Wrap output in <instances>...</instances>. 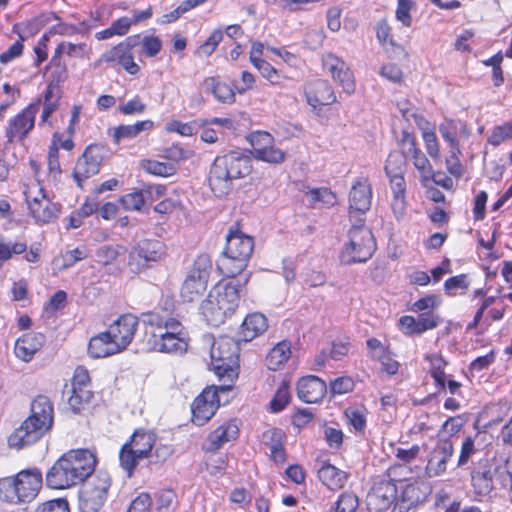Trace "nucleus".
I'll return each instance as SVG.
<instances>
[{
  "label": "nucleus",
  "mask_w": 512,
  "mask_h": 512,
  "mask_svg": "<svg viewBox=\"0 0 512 512\" xmlns=\"http://www.w3.org/2000/svg\"><path fill=\"white\" fill-rule=\"evenodd\" d=\"M283 432L279 429L269 430L264 434V440L271 439L272 443L269 444L270 457L275 463H284L286 460V454L283 449L281 440ZM268 445V443L266 442Z\"/></svg>",
  "instance_id": "nucleus-40"
},
{
  "label": "nucleus",
  "mask_w": 512,
  "mask_h": 512,
  "mask_svg": "<svg viewBox=\"0 0 512 512\" xmlns=\"http://www.w3.org/2000/svg\"><path fill=\"white\" fill-rule=\"evenodd\" d=\"M92 398L90 388L72 386L71 395L68 398V404L74 412H79L85 404H88Z\"/></svg>",
  "instance_id": "nucleus-46"
},
{
  "label": "nucleus",
  "mask_w": 512,
  "mask_h": 512,
  "mask_svg": "<svg viewBox=\"0 0 512 512\" xmlns=\"http://www.w3.org/2000/svg\"><path fill=\"white\" fill-rule=\"evenodd\" d=\"M267 319L260 313L249 314L241 325V335L244 341H251L267 329Z\"/></svg>",
  "instance_id": "nucleus-36"
},
{
  "label": "nucleus",
  "mask_w": 512,
  "mask_h": 512,
  "mask_svg": "<svg viewBox=\"0 0 512 512\" xmlns=\"http://www.w3.org/2000/svg\"><path fill=\"white\" fill-rule=\"evenodd\" d=\"M141 167L145 172L155 176L168 177L175 173V167L172 164L156 160H143Z\"/></svg>",
  "instance_id": "nucleus-49"
},
{
  "label": "nucleus",
  "mask_w": 512,
  "mask_h": 512,
  "mask_svg": "<svg viewBox=\"0 0 512 512\" xmlns=\"http://www.w3.org/2000/svg\"><path fill=\"white\" fill-rule=\"evenodd\" d=\"M349 474L330 463H323L318 470L319 480L330 490H339L344 487Z\"/></svg>",
  "instance_id": "nucleus-34"
},
{
  "label": "nucleus",
  "mask_w": 512,
  "mask_h": 512,
  "mask_svg": "<svg viewBox=\"0 0 512 512\" xmlns=\"http://www.w3.org/2000/svg\"><path fill=\"white\" fill-rule=\"evenodd\" d=\"M471 481L477 495H488L493 488L491 469L485 465L476 468L471 474Z\"/></svg>",
  "instance_id": "nucleus-38"
},
{
  "label": "nucleus",
  "mask_w": 512,
  "mask_h": 512,
  "mask_svg": "<svg viewBox=\"0 0 512 512\" xmlns=\"http://www.w3.org/2000/svg\"><path fill=\"white\" fill-rule=\"evenodd\" d=\"M145 109L146 105L139 96L133 97L118 107V110L124 115L141 114Z\"/></svg>",
  "instance_id": "nucleus-60"
},
{
  "label": "nucleus",
  "mask_w": 512,
  "mask_h": 512,
  "mask_svg": "<svg viewBox=\"0 0 512 512\" xmlns=\"http://www.w3.org/2000/svg\"><path fill=\"white\" fill-rule=\"evenodd\" d=\"M322 64L345 93L351 95L355 92L356 82L353 72L344 60L332 53H326L322 57Z\"/></svg>",
  "instance_id": "nucleus-19"
},
{
  "label": "nucleus",
  "mask_w": 512,
  "mask_h": 512,
  "mask_svg": "<svg viewBox=\"0 0 512 512\" xmlns=\"http://www.w3.org/2000/svg\"><path fill=\"white\" fill-rule=\"evenodd\" d=\"M222 39H223L222 30L221 29L214 30L210 34V36L207 38V40L198 47L196 54L199 57L210 56L215 51V49L217 48L219 43L222 41Z\"/></svg>",
  "instance_id": "nucleus-55"
},
{
  "label": "nucleus",
  "mask_w": 512,
  "mask_h": 512,
  "mask_svg": "<svg viewBox=\"0 0 512 512\" xmlns=\"http://www.w3.org/2000/svg\"><path fill=\"white\" fill-rule=\"evenodd\" d=\"M251 170L250 158L241 153L218 156L209 172L210 188L216 196L226 195L232 189V181L246 177Z\"/></svg>",
  "instance_id": "nucleus-5"
},
{
  "label": "nucleus",
  "mask_w": 512,
  "mask_h": 512,
  "mask_svg": "<svg viewBox=\"0 0 512 512\" xmlns=\"http://www.w3.org/2000/svg\"><path fill=\"white\" fill-rule=\"evenodd\" d=\"M307 103L314 109H321L323 106L336 102V95L333 87L327 80L317 79L310 81L305 86Z\"/></svg>",
  "instance_id": "nucleus-22"
},
{
  "label": "nucleus",
  "mask_w": 512,
  "mask_h": 512,
  "mask_svg": "<svg viewBox=\"0 0 512 512\" xmlns=\"http://www.w3.org/2000/svg\"><path fill=\"white\" fill-rule=\"evenodd\" d=\"M443 140L448 144L450 152L460 153L457 137L468 138L470 135L466 124L459 120L445 119L438 127Z\"/></svg>",
  "instance_id": "nucleus-25"
},
{
  "label": "nucleus",
  "mask_w": 512,
  "mask_h": 512,
  "mask_svg": "<svg viewBox=\"0 0 512 512\" xmlns=\"http://www.w3.org/2000/svg\"><path fill=\"white\" fill-rule=\"evenodd\" d=\"M359 505L358 498L353 493H342L334 507V512H355Z\"/></svg>",
  "instance_id": "nucleus-56"
},
{
  "label": "nucleus",
  "mask_w": 512,
  "mask_h": 512,
  "mask_svg": "<svg viewBox=\"0 0 512 512\" xmlns=\"http://www.w3.org/2000/svg\"><path fill=\"white\" fill-rule=\"evenodd\" d=\"M44 336L36 333H26L17 339L14 346L15 356L25 362H30L34 355L42 348Z\"/></svg>",
  "instance_id": "nucleus-29"
},
{
  "label": "nucleus",
  "mask_w": 512,
  "mask_h": 512,
  "mask_svg": "<svg viewBox=\"0 0 512 512\" xmlns=\"http://www.w3.org/2000/svg\"><path fill=\"white\" fill-rule=\"evenodd\" d=\"M475 452L474 439L471 436L466 437L461 446L457 466L462 467L466 465Z\"/></svg>",
  "instance_id": "nucleus-62"
},
{
  "label": "nucleus",
  "mask_w": 512,
  "mask_h": 512,
  "mask_svg": "<svg viewBox=\"0 0 512 512\" xmlns=\"http://www.w3.org/2000/svg\"><path fill=\"white\" fill-rule=\"evenodd\" d=\"M139 43L142 44L143 53L148 57L156 56L162 48L161 40L155 36H144L140 38Z\"/></svg>",
  "instance_id": "nucleus-59"
},
{
  "label": "nucleus",
  "mask_w": 512,
  "mask_h": 512,
  "mask_svg": "<svg viewBox=\"0 0 512 512\" xmlns=\"http://www.w3.org/2000/svg\"><path fill=\"white\" fill-rule=\"evenodd\" d=\"M42 483V473L37 468L0 478V500L11 505L31 503L38 496Z\"/></svg>",
  "instance_id": "nucleus-6"
},
{
  "label": "nucleus",
  "mask_w": 512,
  "mask_h": 512,
  "mask_svg": "<svg viewBox=\"0 0 512 512\" xmlns=\"http://www.w3.org/2000/svg\"><path fill=\"white\" fill-rule=\"evenodd\" d=\"M201 87L205 93L212 94L213 97L223 104H232L235 102V91L218 77H206Z\"/></svg>",
  "instance_id": "nucleus-32"
},
{
  "label": "nucleus",
  "mask_w": 512,
  "mask_h": 512,
  "mask_svg": "<svg viewBox=\"0 0 512 512\" xmlns=\"http://www.w3.org/2000/svg\"><path fill=\"white\" fill-rule=\"evenodd\" d=\"M55 54H66L70 58L84 59L89 58L91 48L86 43L61 42L57 46Z\"/></svg>",
  "instance_id": "nucleus-44"
},
{
  "label": "nucleus",
  "mask_w": 512,
  "mask_h": 512,
  "mask_svg": "<svg viewBox=\"0 0 512 512\" xmlns=\"http://www.w3.org/2000/svg\"><path fill=\"white\" fill-rule=\"evenodd\" d=\"M110 485V476L105 472L97 473L84 484L79 495L81 512H98L106 500Z\"/></svg>",
  "instance_id": "nucleus-15"
},
{
  "label": "nucleus",
  "mask_w": 512,
  "mask_h": 512,
  "mask_svg": "<svg viewBox=\"0 0 512 512\" xmlns=\"http://www.w3.org/2000/svg\"><path fill=\"white\" fill-rule=\"evenodd\" d=\"M212 270V263L207 255L198 256L188 271L181 287L180 295L183 301L197 300L207 288Z\"/></svg>",
  "instance_id": "nucleus-13"
},
{
  "label": "nucleus",
  "mask_w": 512,
  "mask_h": 512,
  "mask_svg": "<svg viewBox=\"0 0 512 512\" xmlns=\"http://www.w3.org/2000/svg\"><path fill=\"white\" fill-rule=\"evenodd\" d=\"M41 99L37 98L11 117L5 127L6 144H22L33 131Z\"/></svg>",
  "instance_id": "nucleus-14"
},
{
  "label": "nucleus",
  "mask_w": 512,
  "mask_h": 512,
  "mask_svg": "<svg viewBox=\"0 0 512 512\" xmlns=\"http://www.w3.org/2000/svg\"><path fill=\"white\" fill-rule=\"evenodd\" d=\"M470 282L467 275L460 274L448 278L444 282V291L448 296L454 297L456 295L464 294L469 288Z\"/></svg>",
  "instance_id": "nucleus-47"
},
{
  "label": "nucleus",
  "mask_w": 512,
  "mask_h": 512,
  "mask_svg": "<svg viewBox=\"0 0 512 512\" xmlns=\"http://www.w3.org/2000/svg\"><path fill=\"white\" fill-rule=\"evenodd\" d=\"M391 27L386 19H381L376 25V38L384 49L399 47L391 34Z\"/></svg>",
  "instance_id": "nucleus-50"
},
{
  "label": "nucleus",
  "mask_w": 512,
  "mask_h": 512,
  "mask_svg": "<svg viewBox=\"0 0 512 512\" xmlns=\"http://www.w3.org/2000/svg\"><path fill=\"white\" fill-rule=\"evenodd\" d=\"M165 187L162 185H151L141 190H134L120 198V204L127 211H140L149 197H157L165 194Z\"/></svg>",
  "instance_id": "nucleus-26"
},
{
  "label": "nucleus",
  "mask_w": 512,
  "mask_h": 512,
  "mask_svg": "<svg viewBox=\"0 0 512 512\" xmlns=\"http://www.w3.org/2000/svg\"><path fill=\"white\" fill-rule=\"evenodd\" d=\"M96 464V455L91 450H70L48 470L46 483L52 489L70 488L91 476Z\"/></svg>",
  "instance_id": "nucleus-1"
},
{
  "label": "nucleus",
  "mask_w": 512,
  "mask_h": 512,
  "mask_svg": "<svg viewBox=\"0 0 512 512\" xmlns=\"http://www.w3.org/2000/svg\"><path fill=\"white\" fill-rule=\"evenodd\" d=\"M403 159L398 153H390L386 165L385 173L389 178L391 191L390 207L394 217L402 219L406 211V181L402 172Z\"/></svg>",
  "instance_id": "nucleus-12"
},
{
  "label": "nucleus",
  "mask_w": 512,
  "mask_h": 512,
  "mask_svg": "<svg viewBox=\"0 0 512 512\" xmlns=\"http://www.w3.org/2000/svg\"><path fill=\"white\" fill-rule=\"evenodd\" d=\"M367 409L365 407H349L344 411L346 423L356 432L363 433L367 423Z\"/></svg>",
  "instance_id": "nucleus-41"
},
{
  "label": "nucleus",
  "mask_w": 512,
  "mask_h": 512,
  "mask_svg": "<svg viewBox=\"0 0 512 512\" xmlns=\"http://www.w3.org/2000/svg\"><path fill=\"white\" fill-rule=\"evenodd\" d=\"M229 390L230 386L205 388L192 404V421L201 426L210 420L219 407L218 392Z\"/></svg>",
  "instance_id": "nucleus-17"
},
{
  "label": "nucleus",
  "mask_w": 512,
  "mask_h": 512,
  "mask_svg": "<svg viewBox=\"0 0 512 512\" xmlns=\"http://www.w3.org/2000/svg\"><path fill=\"white\" fill-rule=\"evenodd\" d=\"M23 194L28 211L37 223H50L59 216L60 206L49 199L38 179L25 183Z\"/></svg>",
  "instance_id": "nucleus-11"
},
{
  "label": "nucleus",
  "mask_w": 512,
  "mask_h": 512,
  "mask_svg": "<svg viewBox=\"0 0 512 512\" xmlns=\"http://www.w3.org/2000/svg\"><path fill=\"white\" fill-rule=\"evenodd\" d=\"M53 407L45 396H38L31 404V415L9 437L8 445L22 449L37 442L52 426Z\"/></svg>",
  "instance_id": "nucleus-4"
},
{
  "label": "nucleus",
  "mask_w": 512,
  "mask_h": 512,
  "mask_svg": "<svg viewBox=\"0 0 512 512\" xmlns=\"http://www.w3.org/2000/svg\"><path fill=\"white\" fill-rule=\"evenodd\" d=\"M376 250V242L371 230L365 225L353 226L339 254L344 265L365 263Z\"/></svg>",
  "instance_id": "nucleus-8"
},
{
  "label": "nucleus",
  "mask_w": 512,
  "mask_h": 512,
  "mask_svg": "<svg viewBox=\"0 0 512 512\" xmlns=\"http://www.w3.org/2000/svg\"><path fill=\"white\" fill-rule=\"evenodd\" d=\"M163 244L159 241H143L130 254L129 265L137 270L145 267L148 262H156L163 255Z\"/></svg>",
  "instance_id": "nucleus-23"
},
{
  "label": "nucleus",
  "mask_w": 512,
  "mask_h": 512,
  "mask_svg": "<svg viewBox=\"0 0 512 512\" xmlns=\"http://www.w3.org/2000/svg\"><path fill=\"white\" fill-rule=\"evenodd\" d=\"M426 359L430 363L429 372L433 377L435 383L440 388L446 387V374L445 367L447 362L439 354H430L426 356Z\"/></svg>",
  "instance_id": "nucleus-43"
},
{
  "label": "nucleus",
  "mask_w": 512,
  "mask_h": 512,
  "mask_svg": "<svg viewBox=\"0 0 512 512\" xmlns=\"http://www.w3.org/2000/svg\"><path fill=\"white\" fill-rule=\"evenodd\" d=\"M153 126L154 123L151 120L138 121L132 125H120L114 129L113 138L119 143L122 139H132L141 132L150 131Z\"/></svg>",
  "instance_id": "nucleus-39"
},
{
  "label": "nucleus",
  "mask_w": 512,
  "mask_h": 512,
  "mask_svg": "<svg viewBox=\"0 0 512 512\" xmlns=\"http://www.w3.org/2000/svg\"><path fill=\"white\" fill-rule=\"evenodd\" d=\"M121 353L106 331L92 337L88 343V354L94 359L106 358Z\"/></svg>",
  "instance_id": "nucleus-31"
},
{
  "label": "nucleus",
  "mask_w": 512,
  "mask_h": 512,
  "mask_svg": "<svg viewBox=\"0 0 512 512\" xmlns=\"http://www.w3.org/2000/svg\"><path fill=\"white\" fill-rule=\"evenodd\" d=\"M125 252L121 245H104L96 251L97 262L103 266L113 264Z\"/></svg>",
  "instance_id": "nucleus-48"
},
{
  "label": "nucleus",
  "mask_w": 512,
  "mask_h": 512,
  "mask_svg": "<svg viewBox=\"0 0 512 512\" xmlns=\"http://www.w3.org/2000/svg\"><path fill=\"white\" fill-rule=\"evenodd\" d=\"M463 426V421L461 417H450L448 418L442 425L441 429L438 432L439 439H447L446 437H451L457 434Z\"/></svg>",
  "instance_id": "nucleus-58"
},
{
  "label": "nucleus",
  "mask_w": 512,
  "mask_h": 512,
  "mask_svg": "<svg viewBox=\"0 0 512 512\" xmlns=\"http://www.w3.org/2000/svg\"><path fill=\"white\" fill-rule=\"evenodd\" d=\"M417 8L415 0H397L395 18L403 27L409 28L413 23L412 12Z\"/></svg>",
  "instance_id": "nucleus-45"
},
{
  "label": "nucleus",
  "mask_w": 512,
  "mask_h": 512,
  "mask_svg": "<svg viewBox=\"0 0 512 512\" xmlns=\"http://www.w3.org/2000/svg\"><path fill=\"white\" fill-rule=\"evenodd\" d=\"M87 258V252L81 248H75L65 252L54 258L52 264L53 269L56 271H62L72 267L78 261Z\"/></svg>",
  "instance_id": "nucleus-42"
},
{
  "label": "nucleus",
  "mask_w": 512,
  "mask_h": 512,
  "mask_svg": "<svg viewBox=\"0 0 512 512\" xmlns=\"http://www.w3.org/2000/svg\"><path fill=\"white\" fill-rule=\"evenodd\" d=\"M409 151L412 153L411 160L414 167L420 174L422 184L424 186H428L431 181L440 183L434 176L433 169L428 158L415 146L414 141H411Z\"/></svg>",
  "instance_id": "nucleus-35"
},
{
  "label": "nucleus",
  "mask_w": 512,
  "mask_h": 512,
  "mask_svg": "<svg viewBox=\"0 0 512 512\" xmlns=\"http://www.w3.org/2000/svg\"><path fill=\"white\" fill-rule=\"evenodd\" d=\"M101 162L100 149L97 146H88L76 163L75 178L80 181L96 175L100 171Z\"/></svg>",
  "instance_id": "nucleus-24"
},
{
  "label": "nucleus",
  "mask_w": 512,
  "mask_h": 512,
  "mask_svg": "<svg viewBox=\"0 0 512 512\" xmlns=\"http://www.w3.org/2000/svg\"><path fill=\"white\" fill-rule=\"evenodd\" d=\"M156 435L147 430H136L119 451L120 467L129 477L143 460L152 458Z\"/></svg>",
  "instance_id": "nucleus-9"
},
{
  "label": "nucleus",
  "mask_w": 512,
  "mask_h": 512,
  "mask_svg": "<svg viewBox=\"0 0 512 512\" xmlns=\"http://www.w3.org/2000/svg\"><path fill=\"white\" fill-rule=\"evenodd\" d=\"M248 279L249 277H246L241 282L235 277H226L209 290L199 308L200 314L209 324L219 326L235 314L239 307L241 290Z\"/></svg>",
  "instance_id": "nucleus-2"
},
{
  "label": "nucleus",
  "mask_w": 512,
  "mask_h": 512,
  "mask_svg": "<svg viewBox=\"0 0 512 512\" xmlns=\"http://www.w3.org/2000/svg\"><path fill=\"white\" fill-rule=\"evenodd\" d=\"M253 249L252 237L238 230H231L226 238L225 250L218 261L219 271L226 277L234 278L247 267Z\"/></svg>",
  "instance_id": "nucleus-7"
},
{
  "label": "nucleus",
  "mask_w": 512,
  "mask_h": 512,
  "mask_svg": "<svg viewBox=\"0 0 512 512\" xmlns=\"http://www.w3.org/2000/svg\"><path fill=\"white\" fill-rule=\"evenodd\" d=\"M327 391L326 383L317 376L301 378L297 384V395L306 403H317Z\"/></svg>",
  "instance_id": "nucleus-27"
},
{
  "label": "nucleus",
  "mask_w": 512,
  "mask_h": 512,
  "mask_svg": "<svg viewBox=\"0 0 512 512\" xmlns=\"http://www.w3.org/2000/svg\"><path fill=\"white\" fill-rule=\"evenodd\" d=\"M454 453V446L449 439H439L428 453L425 472L428 477H439L446 472L447 463Z\"/></svg>",
  "instance_id": "nucleus-21"
},
{
  "label": "nucleus",
  "mask_w": 512,
  "mask_h": 512,
  "mask_svg": "<svg viewBox=\"0 0 512 512\" xmlns=\"http://www.w3.org/2000/svg\"><path fill=\"white\" fill-rule=\"evenodd\" d=\"M252 156L259 161L269 164H281L286 158V152L276 146L271 134L264 131H256L250 134Z\"/></svg>",
  "instance_id": "nucleus-16"
},
{
  "label": "nucleus",
  "mask_w": 512,
  "mask_h": 512,
  "mask_svg": "<svg viewBox=\"0 0 512 512\" xmlns=\"http://www.w3.org/2000/svg\"><path fill=\"white\" fill-rule=\"evenodd\" d=\"M422 138L425 144L426 151L432 159L440 158V149L437 140L436 133L432 130L428 123H425L424 127H421Z\"/></svg>",
  "instance_id": "nucleus-51"
},
{
  "label": "nucleus",
  "mask_w": 512,
  "mask_h": 512,
  "mask_svg": "<svg viewBox=\"0 0 512 512\" xmlns=\"http://www.w3.org/2000/svg\"><path fill=\"white\" fill-rule=\"evenodd\" d=\"M26 249L27 246L23 242H5L0 238V268L13 256V254H22Z\"/></svg>",
  "instance_id": "nucleus-54"
},
{
  "label": "nucleus",
  "mask_w": 512,
  "mask_h": 512,
  "mask_svg": "<svg viewBox=\"0 0 512 512\" xmlns=\"http://www.w3.org/2000/svg\"><path fill=\"white\" fill-rule=\"evenodd\" d=\"M440 304L441 300L436 295L430 294L415 301L412 305V310L415 312L433 310L439 307Z\"/></svg>",
  "instance_id": "nucleus-61"
},
{
  "label": "nucleus",
  "mask_w": 512,
  "mask_h": 512,
  "mask_svg": "<svg viewBox=\"0 0 512 512\" xmlns=\"http://www.w3.org/2000/svg\"><path fill=\"white\" fill-rule=\"evenodd\" d=\"M397 490L393 483H383L368 495V505L378 511L388 509L396 500Z\"/></svg>",
  "instance_id": "nucleus-33"
},
{
  "label": "nucleus",
  "mask_w": 512,
  "mask_h": 512,
  "mask_svg": "<svg viewBox=\"0 0 512 512\" xmlns=\"http://www.w3.org/2000/svg\"><path fill=\"white\" fill-rule=\"evenodd\" d=\"M289 401V383L283 380L270 402V409L275 413L280 412L285 408Z\"/></svg>",
  "instance_id": "nucleus-53"
},
{
  "label": "nucleus",
  "mask_w": 512,
  "mask_h": 512,
  "mask_svg": "<svg viewBox=\"0 0 512 512\" xmlns=\"http://www.w3.org/2000/svg\"><path fill=\"white\" fill-rule=\"evenodd\" d=\"M139 41V35L128 37L125 41L106 51L99 61L118 63L127 73L136 75L140 71V66L134 61L132 49L139 44Z\"/></svg>",
  "instance_id": "nucleus-18"
},
{
  "label": "nucleus",
  "mask_w": 512,
  "mask_h": 512,
  "mask_svg": "<svg viewBox=\"0 0 512 512\" xmlns=\"http://www.w3.org/2000/svg\"><path fill=\"white\" fill-rule=\"evenodd\" d=\"M138 327V319L131 314H125L109 325L106 332L112 342L123 352L132 342Z\"/></svg>",
  "instance_id": "nucleus-20"
},
{
  "label": "nucleus",
  "mask_w": 512,
  "mask_h": 512,
  "mask_svg": "<svg viewBox=\"0 0 512 512\" xmlns=\"http://www.w3.org/2000/svg\"><path fill=\"white\" fill-rule=\"evenodd\" d=\"M37 512H70V510L66 500L55 499L40 505L37 508Z\"/></svg>",
  "instance_id": "nucleus-64"
},
{
  "label": "nucleus",
  "mask_w": 512,
  "mask_h": 512,
  "mask_svg": "<svg viewBox=\"0 0 512 512\" xmlns=\"http://www.w3.org/2000/svg\"><path fill=\"white\" fill-rule=\"evenodd\" d=\"M239 347L237 342L228 336H220L212 341L210 348V365L219 377H227L233 381L237 376Z\"/></svg>",
  "instance_id": "nucleus-10"
},
{
  "label": "nucleus",
  "mask_w": 512,
  "mask_h": 512,
  "mask_svg": "<svg viewBox=\"0 0 512 512\" xmlns=\"http://www.w3.org/2000/svg\"><path fill=\"white\" fill-rule=\"evenodd\" d=\"M292 354L291 343L288 341H281L277 343L268 353L266 357V364L269 370H280L290 359Z\"/></svg>",
  "instance_id": "nucleus-37"
},
{
  "label": "nucleus",
  "mask_w": 512,
  "mask_h": 512,
  "mask_svg": "<svg viewBox=\"0 0 512 512\" xmlns=\"http://www.w3.org/2000/svg\"><path fill=\"white\" fill-rule=\"evenodd\" d=\"M151 497L147 493H140L130 503L127 512H150Z\"/></svg>",
  "instance_id": "nucleus-63"
},
{
  "label": "nucleus",
  "mask_w": 512,
  "mask_h": 512,
  "mask_svg": "<svg viewBox=\"0 0 512 512\" xmlns=\"http://www.w3.org/2000/svg\"><path fill=\"white\" fill-rule=\"evenodd\" d=\"M238 433L239 428L236 421L225 422L208 435L204 449L209 452H215L225 443L235 440Z\"/></svg>",
  "instance_id": "nucleus-28"
},
{
  "label": "nucleus",
  "mask_w": 512,
  "mask_h": 512,
  "mask_svg": "<svg viewBox=\"0 0 512 512\" xmlns=\"http://www.w3.org/2000/svg\"><path fill=\"white\" fill-rule=\"evenodd\" d=\"M512 140V122H505L492 129L487 141L492 146H498Z\"/></svg>",
  "instance_id": "nucleus-52"
},
{
  "label": "nucleus",
  "mask_w": 512,
  "mask_h": 512,
  "mask_svg": "<svg viewBox=\"0 0 512 512\" xmlns=\"http://www.w3.org/2000/svg\"><path fill=\"white\" fill-rule=\"evenodd\" d=\"M144 322L152 328L149 343L153 351L171 355L187 352L189 333L178 319L166 313L150 312Z\"/></svg>",
  "instance_id": "nucleus-3"
},
{
  "label": "nucleus",
  "mask_w": 512,
  "mask_h": 512,
  "mask_svg": "<svg viewBox=\"0 0 512 512\" xmlns=\"http://www.w3.org/2000/svg\"><path fill=\"white\" fill-rule=\"evenodd\" d=\"M261 74V76L266 79L271 85L278 86L280 85V73L279 71L272 66L267 60L262 61L261 63L254 66Z\"/></svg>",
  "instance_id": "nucleus-57"
},
{
  "label": "nucleus",
  "mask_w": 512,
  "mask_h": 512,
  "mask_svg": "<svg viewBox=\"0 0 512 512\" xmlns=\"http://www.w3.org/2000/svg\"><path fill=\"white\" fill-rule=\"evenodd\" d=\"M350 210L366 212L371 207L372 189L366 180L357 181L350 191Z\"/></svg>",
  "instance_id": "nucleus-30"
}]
</instances>
